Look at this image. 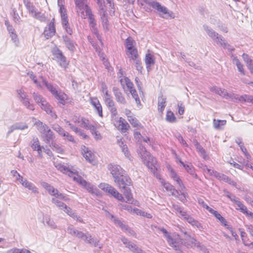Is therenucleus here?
Segmentation results:
<instances>
[{
    "label": "nucleus",
    "mask_w": 253,
    "mask_h": 253,
    "mask_svg": "<svg viewBox=\"0 0 253 253\" xmlns=\"http://www.w3.org/2000/svg\"><path fill=\"white\" fill-rule=\"evenodd\" d=\"M77 13L83 18H88L89 26L92 33L102 44L101 37L96 27V23L94 15L88 7L87 0H74Z\"/></svg>",
    "instance_id": "obj_1"
},
{
    "label": "nucleus",
    "mask_w": 253,
    "mask_h": 253,
    "mask_svg": "<svg viewBox=\"0 0 253 253\" xmlns=\"http://www.w3.org/2000/svg\"><path fill=\"white\" fill-rule=\"evenodd\" d=\"M55 167L58 170L62 172L63 173H65L69 176L73 177L74 180L77 181L83 186L89 193L96 196H98L99 194V190L96 187L83 179L82 177L78 175L75 171L72 170L69 168L61 164H57Z\"/></svg>",
    "instance_id": "obj_2"
},
{
    "label": "nucleus",
    "mask_w": 253,
    "mask_h": 253,
    "mask_svg": "<svg viewBox=\"0 0 253 253\" xmlns=\"http://www.w3.org/2000/svg\"><path fill=\"white\" fill-rule=\"evenodd\" d=\"M160 231L163 233L169 246L177 251L178 253H182L181 248L183 245V242L179 235L175 233L171 234L164 228H161Z\"/></svg>",
    "instance_id": "obj_3"
},
{
    "label": "nucleus",
    "mask_w": 253,
    "mask_h": 253,
    "mask_svg": "<svg viewBox=\"0 0 253 253\" xmlns=\"http://www.w3.org/2000/svg\"><path fill=\"white\" fill-rule=\"evenodd\" d=\"M137 153L142 159L144 163L145 164L156 176V174H158L156 172L157 170V164L155 158L151 156L149 152L147 151L146 148L143 146L141 145L137 150Z\"/></svg>",
    "instance_id": "obj_4"
},
{
    "label": "nucleus",
    "mask_w": 253,
    "mask_h": 253,
    "mask_svg": "<svg viewBox=\"0 0 253 253\" xmlns=\"http://www.w3.org/2000/svg\"><path fill=\"white\" fill-rule=\"evenodd\" d=\"M145 1L148 3L149 6L157 10L160 17L166 19H173L175 17L172 11L162 5L159 2L153 0H145Z\"/></svg>",
    "instance_id": "obj_5"
},
{
    "label": "nucleus",
    "mask_w": 253,
    "mask_h": 253,
    "mask_svg": "<svg viewBox=\"0 0 253 253\" xmlns=\"http://www.w3.org/2000/svg\"><path fill=\"white\" fill-rule=\"evenodd\" d=\"M18 96L22 104L28 110L34 111L35 109L34 104L29 97L27 93L23 88L17 90Z\"/></svg>",
    "instance_id": "obj_6"
},
{
    "label": "nucleus",
    "mask_w": 253,
    "mask_h": 253,
    "mask_svg": "<svg viewBox=\"0 0 253 253\" xmlns=\"http://www.w3.org/2000/svg\"><path fill=\"white\" fill-rule=\"evenodd\" d=\"M203 28L207 35L217 44L223 47H226L227 44L225 42L224 38L209 26L204 25Z\"/></svg>",
    "instance_id": "obj_7"
},
{
    "label": "nucleus",
    "mask_w": 253,
    "mask_h": 253,
    "mask_svg": "<svg viewBox=\"0 0 253 253\" xmlns=\"http://www.w3.org/2000/svg\"><path fill=\"white\" fill-rule=\"evenodd\" d=\"M41 184L50 195L65 201H68L69 200V198L65 195L60 193L57 189L54 188L52 186L50 185L47 182H42Z\"/></svg>",
    "instance_id": "obj_8"
},
{
    "label": "nucleus",
    "mask_w": 253,
    "mask_h": 253,
    "mask_svg": "<svg viewBox=\"0 0 253 253\" xmlns=\"http://www.w3.org/2000/svg\"><path fill=\"white\" fill-rule=\"evenodd\" d=\"M52 54L53 55V59L56 60L60 66L66 69L69 64L68 61L66 59V57L63 55V52L58 48L53 49Z\"/></svg>",
    "instance_id": "obj_9"
},
{
    "label": "nucleus",
    "mask_w": 253,
    "mask_h": 253,
    "mask_svg": "<svg viewBox=\"0 0 253 253\" xmlns=\"http://www.w3.org/2000/svg\"><path fill=\"white\" fill-rule=\"evenodd\" d=\"M99 187L103 191L111 195L118 200L122 202L124 201V199L122 194L119 193L117 190L110 185L107 183H101L99 185Z\"/></svg>",
    "instance_id": "obj_10"
},
{
    "label": "nucleus",
    "mask_w": 253,
    "mask_h": 253,
    "mask_svg": "<svg viewBox=\"0 0 253 253\" xmlns=\"http://www.w3.org/2000/svg\"><path fill=\"white\" fill-rule=\"evenodd\" d=\"M226 99H230L231 101L234 102H251L253 104V96L245 94L242 96H239L237 94H235L233 93H229L226 97Z\"/></svg>",
    "instance_id": "obj_11"
},
{
    "label": "nucleus",
    "mask_w": 253,
    "mask_h": 253,
    "mask_svg": "<svg viewBox=\"0 0 253 253\" xmlns=\"http://www.w3.org/2000/svg\"><path fill=\"white\" fill-rule=\"evenodd\" d=\"M115 182L118 185L120 189L127 187L130 184V179L126 174H123V176H118L114 178Z\"/></svg>",
    "instance_id": "obj_12"
},
{
    "label": "nucleus",
    "mask_w": 253,
    "mask_h": 253,
    "mask_svg": "<svg viewBox=\"0 0 253 253\" xmlns=\"http://www.w3.org/2000/svg\"><path fill=\"white\" fill-rule=\"evenodd\" d=\"M108 169L114 178L117 177L118 176H123V174L126 172L125 170L120 166L116 164H110L108 166Z\"/></svg>",
    "instance_id": "obj_13"
},
{
    "label": "nucleus",
    "mask_w": 253,
    "mask_h": 253,
    "mask_svg": "<svg viewBox=\"0 0 253 253\" xmlns=\"http://www.w3.org/2000/svg\"><path fill=\"white\" fill-rule=\"evenodd\" d=\"M183 233L185 235L183 245L187 247H195L196 246H199V242L197 241L193 237L186 232H184Z\"/></svg>",
    "instance_id": "obj_14"
},
{
    "label": "nucleus",
    "mask_w": 253,
    "mask_h": 253,
    "mask_svg": "<svg viewBox=\"0 0 253 253\" xmlns=\"http://www.w3.org/2000/svg\"><path fill=\"white\" fill-rule=\"evenodd\" d=\"M158 179H160L162 184L163 185L165 189L170 193V194L173 196H177L178 194V191L173 186L171 185L169 183H166L164 181V180L161 179L160 174H157L156 176Z\"/></svg>",
    "instance_id": "obj_15"
},
{
    "label": "nucleus",
    "mask_w": 253,
    "mask_h": 253,
    "mask_svg": "<svg viewBox=\"0 0 253 253\" xmlns=\"http://www.w3.org/2000/svg\"><path fill=\"white\" fill-rule=\"evenodd\" d=\"M20 182L22 185L23 186L31 191L34 194H37L39 193V192L38 189L35 185V184L29 181L26 179L21 178V180H20Z\"/></svg>",
    "instance_id": "obj_16"
},
{
    "label": "nucleus",
    "mask_w": 253,
    "mask_h": 253,
    "mask_svg": "<svg viewBox=\"0 0 253 253\" xmlns=\"http://www.w3.org/2000/svg\"><path fill=\"white\" fill-rule=\"evenodd\" d=\"M102 26L105 31H108L110 29V24L108 20V16L106 10H102L99 11Z\"/></svg>",
    "instance_id": "obj_17"
},
{
    "label": "nucleus",
    "mask_w": 253,
    "mask_h": 253,
    "mask_svg": "<svg viewBox=\"0 0 253 253\" xmlns=\"http://www.w3.org/2000/svg\"><path fill=\"white\" fill-rule=\"evenodd\" d=\"M62 38L66 47L72 52H74L76 50L77 46L76 42L67 36H63Z\"/></svg>",
    "instance_id": "obj_18"
},
{
    "label": "nucleus",
    "mask_w": 253,
    "mask_h": 253,
    "mask_svg": "<svg viewBox=\"0 0 253 253\" xmlns=\"http://www.w3.org/2000/svg\"><path fill=\"white\" fill-rule=\"evenodd\" d=\"M82 154L86 161L93 163L94 161V155L88 148L85 146L82 147Z\"/></svg>",
    "instance_id": "obj_19"
},
{
    "label": "nucleus",
    "mask_w": 253,
    "mask_h": 253,
    "mask_svg": "<svg viewBox=\"0 0 253 253\" xmlns=\"http://www.w3.org/2000/svg\"><path fill=\"white\" fill-rule=\"evenodd\" d=\"M31 148L34 151H37L38 156L40 158L42 157V149H44L43 146H41L39 140L37 137L34 138L33 143L31 145Z\"/></svg>",
    "instance_id": "obj_20"
},
{
    "label": "nucleus",
    "mask_w": 253,
    "mask_h": 253,
    "mask_svg": "<svg viewBox=\"0 0 253 253\" xmlns=\"http://www.w3.org/2000/svg\"><path fill=\"white\" fill-rule=\"evenodd\" d=\"M55 33V29L54 27V23L52 22H50L48 26L45 27L43 35L44 37L47 39H49L54 35Z\"/></svg>",
    "instance_id": "obj_21"
},
{
    "label": "nucleus",
    "mask_w": 253,
    "mask_h": 253,
    "mask_svg": "<svg viewBox=\"0 0 253 253\" xmlns=\"http://www.w3.org/2000/svg\"><path fill=\"white\" fill-rule=\"evenodd\" d=\"M169 170L170 172V175L171 178L176 182L178 187H180L182 189L185 188V186L183 184L181 179L180 178L178 175L174 171V170L171 168H169Z\"/></svg>",
    "instance_id": "obj_22"
},
{
    "label": "nucleus",
    "mask_w": 253,
    "mask_h": 253,
    "mask_svg": "<svg viewBox=\"0 0 253 253\" xmlns=\"http://www.w3.org/2000/svg\"><path fill=\"white\" fill-rule=\"evenodd\" d=\"M40 106L42 109L46 112L47 114L50 115L51 117L55 119L57 118L56 114L52 112V107L46 100L43 101V103H42V105H40Z\"/></svg>",
    "instance_id": "obj_23"
},
{
    "label": "nucleus",
    "mask_w": 253,
    "mask_h": 253,
    "mask_svg": "<svg viewBox=\"0 0 253 253\" xmlns=\"http://www.w3.org/2000/svg\"><path fill=\"white\" fill-rule=\"evenodd\" d=\"M42 134L43 141L45 143L49 145L51 144V142L53 141V139L55 137L53 132L50 129H49Z\"/></svg>",
    "instance_id": "obj_24"
},
{
    "label": "nucleus",
    "mask_w": 253,
    "mask_h": 253,
    "mask_svg": "<svg viewBox=\"0 0 253 253\" xmlns=\"http://www.w3.org/2000/svg\"><path fill=\"white\" fill-rule=\"evenodd\" d=\"M35 120L34 125L36 126L38 130L42 134L45 133L48 129H50L49 127L45 124L39 120H36V119L33 118Z\"/></svg>",
    "instance_id": "obj_25"
},
{
    "label": "nucleus",
    "mask_w": 253,
    "mask_h": 253,
    "mask_svg": "<svg viewBox=\"0 0 253 253\" xmlns=\"http://www.w3.org/2000/svg\"><path fill=\"white\" fill-rule=\"evenodd\" d=\"M90 103L95 108L98 115L102 117V108L98 99L97 98H91Z\"/></svg>",
    "instance_id": "obj_26"
},
{
    "label": "nucleus",
    "mask_w": 253,
    "mask_h": 253,
    "mask_svg": "<svg viewBox=\"0 0 253 253\" xmlns=\"http://www.w3.org/2000/svg\"><path fill=\"white\" fill-rule=\"evenodd\" d=\"M42 80V86L44 85L49 91L54 96L59 91L58 87L54 86L51 84L48 83L46 80H45L42 77L41 78Z\"/></svg>",
    "instance_id": "obj_27"
},
{
    "label": "nucleus",
    "mask_w": 253,
    "mask_h": 253,
    "mask_svg": "<svg viewBox=\"0 0 253 253\" xmlns=\"http://www.w3.org/2000/svg\"><path fill=\"white\" fill-rule=\"evenodd\" d=\"M84 240L92 246L98 247L99 249L102 248V245L99 244V240L97 238L92 237L90 235L87 234L85 239H84Z\"/></svg>",
    "instance_id": "obj_28"
},
{
    "label": "nucleus",
    "mask_w": 253,
    "mask_h": 253,
    "mask_svg": "<svg viewBox=\"0 0 253 253\" xmlns=\"http://www.w3.org/2000/svg\"><path fill=\"white\" fill-rule=\"evenodd\" d=\"M113 91L116 97V99L118 102L123 104H126V101L125 97L123 96L122 93L117 87H114L113 88Z\"/></svg>",
    "instance_id": "obj_29"
},
{
    "label": "nucleus",
    "mask_w": 253,
    "mask_h": 253,
    "mask_svg": "<svg viewBox=\"0 0 253 253\" xmlns=\"http://www.w3.org/2000/svg\"><path fill=\"white\" fill-rule=\"evenodd\" d=\"M54 96L58 100L60 104L63 105H64L66 104V100H67V96L61 90H59L57 93L54 95Z\"/></svg>",
    "instance_id": "obj_30"
},
{
    "label": "nucleus",
    "mask_w": 253,
    "mask_h": 253,
    "mask_svg": "<svg viewBox=\"0 0 253 253\" xmlns=\"http://www.w3.org/2000/svg\"><path fill=\"white\" fill-rule=\"evenodd\" d=\"M145 62L146 68L148 71L150 70V67L155 64V59L154 55L151 53H148L146 54L145 57Z\"/></svg>",
    "instance_id": "obj_31"
},
{
    "label": "nucleus",
    "mask_w": 253,
    "mask_h": 253,
    "mask_svg": "<svg viewBox=\"0 0 253 253\" xmlns=\"http://www.w3.org/2000/svg\"><path fill=\"white\" fill-rule=\"evenodd\" d=\"M59 12L62 20V24L66 25L67 24H68V19L66 9L64 6L59 7Z\"/></svg>",
    "instance_id": "obj_32"
},
{
    "label": "nucleus",
    "mask_w": 253,
    "mask_h": 253,
    "mask_svg": "<svg viewBox=\"0 0 253 253\" xmlns=\"http://www.w3.org/2000/svg\"><path fill=\"white\" fill-rule=\"evenodd\" d=\"M231 58L233 64L236 65V66L237 67L238 71L240 72L242 75H244L245 74V73L244 70L243 65L240 62V61L236 56L232 55Z\"/></svg>",
    "instance_id": "obj_33"
},
{
    "label": "nucleus",
    "mask_w": 253,
    "mask_h": 253,
    "mask_svg": "<svg viewBox=\"0 0 253 253\" xmlns=\"http://www.w3.org/2000/svg\"><path fill=\"white\" fill-rule=\"evenodd\" d=\"M185 219L193 226H195L201 230L204 229L203 225L190 215H189Z\"/></svg>",
    "instance_id": "obj_34"
},
{
    "label": "nucleus",
    "mask_w": 253,
    "mask_h": 253,
    "mask_svg": "<svg viewBox=\"0 0 253 253\" xmlns=\"http://www.w3.org/2000/svg\"><path fill=\"white\" fill-rule=\"evenodd\" d=\"M178 188L180 192V194L178 193L176 197L181 202L185 204L187 202V197L188 195L187 193L186 192V187L183 189H182L180 187H178Z\"/></svg>",
    "instance_id": "obj_35"
},
{
    "label": "nucleus",
    "mask_w": 253,
    "mask_h": 253,
    "mask_svg": "<svg viewBox=\"0 0 253 253\" xmlns=\"http://www.w3.org/2000/svg\"><path fill=\"white\" fill-rule=\"evenodd\" d=\"M121 189L122 192H123L124 195L125 196L127 200V202H131V204H133V202L131 201L132 199V195L131 193L130 189L128 187H126ZM134 204L135 205V203H134Z\"/></svg>",
    "instance_id": "obj_36"
},
{
    "label": "nucleus",
    "mask_w": 253,
    "mask_h": 253,
    "mask_svg": "<svg viewBox=\"0 0 253 253\" xmlns=\"http://www.w3.org/2000/svg\"><path fill=\"white\" fill-rule=\"evenodd\" d=\"M43 223L45 226H47L51 229H56L57 227L54 220L48 216L44 217L43 219Z\"/></svg>",
    "instance_id": "obj_37"
},
{
    "label": "nucleus",
    "mask_w": 253,
    "mask_h": 253,
    "mask_svg": "<svg viewBox=\"0 0 253 253\" xmlns=\"http://www.w3.org/2000/svg\"><path fill=\"white\" fill-rule=\"evenodd\" d=\"M226 121L225 120L213 119V126L215 129L220 130L223 129V127L226 125Z\"/></svg>",
    "instance_id": "obj_38"
},
{
    "label": "nucleus",
    "mask_w": 253,
    "mask_h": 253,
    "mask_svg": "<svg viewBox=\"0 0 253 253\" xmlns=\"http://www.w3.org/2000/svg\"><path fill=\"white\" fill-rule=\"evenodd\" d=\"M128 121L133 127H137L139 129L143 128V126L139 122L134 116L128 117Z\"/></svg>",
    "instance_id": "obj_39"
},
{
    "label": "nucleus",
    "mask_w": 253,
    "mask_h": 253,
    "mask_svg": "<svg viewBox=\"0 0 253 253\" xmlns=\"http://www.w3.org/2000/svg\"><path fill=\"white\" fill-rule=\"evenodd\" d=\"M126 55L128 57L133 61L138 58V52L136 48H131V49H127Z\"/></svg>",
    "instance_id": "obj_40"
},
{
    "label": "nucleus",
    "mask_w": 253,
    "mask_h": 253,
    "mask_svg": "<svg viewBox=\"0 0 253 253\" xmlns=\"http://www.w3.org/2000/svg\"><path fill=\"white\" fill-rule=\"evenodd\" d=\"M194 143L197 151L201 154L204 159H206L207 156L205 150L201 146L197 140H194Z\"/></svg>",
    "instance_id": "obj_41"
},
{
    "label": "nucleus",
    "mask_w": 253,
    "mask_h": 253,
    "mask_svg": "<svg viewBox=\"0 0 253 253\" xmlns=\"http://www.w3.org/2000/svg\"><path fill=\"white\" fill-rule=\"evenodd\" d=\"M120 126H121V129L123 132H126L129 128V125L126 121L122 118L119 119Z\"/></svg>",
    "instance_id": "obj_42"
},
{
    "label": "nucleus",
    "mask_w": 253,
    "mask_h": 253,
    "mask_svg": "<svg viewBox=\"0 0 253 253\" xmlns=\"http://www.w3.org/2000/svg\"><path fill=\"white\" fill-rule=\"evenodd\" d=\"M166 98L163 97V96H160L158 98V111L162 112L166 107Z\"/></svg>",
    "instance_id": "obj_43"
},
{
    "label": "nucleus",
    "mask_w": 253,
    "mask_h": 253,
    "mask_svg": "<svg viewBox=\"0 0 253 253\" xmlns=\"http://www.w3.org/2000/svg\"><path fill=\"white\" fill-rule=\"evenodd\" d=\"M211 213H212L214 215V216L218 219L219 221L224 225H227V221L226 219L221 216V215L217 211H214L212 209V211L210 212Z\"/></svg>",
    "instance_id": "obj_44"
},
{
    "label": "nucleus",
    "mask_w": 253,
    "mask_h": 253,
    "mask_svg": "<svg viewBox=\"0 0 253 253\" xmlns=\"http://www.w3.org/2000/svg\"><path fill=\"white\" fill-rule=\"evenodd\" d=\"M49 146L53 149V151L57 153L62 154L64 152V149L59 144H56L55 142L52 141Z\"/></svg>",
    "instance_id": "obj_45"
},
{
    "label": "nucleus",
    "mask_w": 253,
    "mask_h": 253,
    "mask_svg": "<svg viewBox=\"0 0 253 253\" xmlns=\"http://www.w3.org/2000/svg\"><path fill=\"white\" fill-rule=\"evenodd\" d=\"M132 211L133 213H136L137 215H140L142 216L146 217L148 218H151L152 217V216L151 214L137 208H134L132 210Z\"/></svg>",
    "instance_id": "obj_46"
},
{
    "label": "nucleus",
    "mask_w": 253,
    "mask_h": 253,
    "mask_svg": "<svg viewBox=\"0 0 253 253\" xmlns=\"http://www.w3.org/2000/svg\"><path fill=\"white\" fill-rule=\"evenodd\" d=\"M183 167L185 169L188 173L192 175L194 177H197V175L195 172L194 168L191 164H185Z\"/></svg>",
    "instance_id": "obj_47"
},
{
    "label": "nucleus",
    "mask_w": 253,
    "mask_h": 253,
    "mask_svg": "<svg viewBox=\"0 0 253 253\" xmlns=\"http://www.w3.org/2000/svg\"><path fill=\"white\" fill-rule=\"evenodd\" d=\"M6 253H32L29 250L25 249L14 248L8 250Z\"/></svg>",
    "instance_id": "obj_48"
},
{
    "label": "nucleus",
    "mask_w": 253,
    "mask_h": 253,
    "mask_svg": "<svg viewBox=\"0 0 253 253\" xmlns=\"http://www.w3.org/2000/svg\"><path fill=\"white\" fill-rule=\"evenodd\" d=\"M33 98L35 101L40 106L43 103V101L46 100L42 95L35 92L33 93Z\"/></svg>",
    "instance_id": "obj_49"
},
{
    "label": "nucleus",
    "mask_w": 253,
    "mask_h": 253,
    "mask_svg": "<svg viewBox=\"0 0 253 253\" xmlns=\"http://www.w3.org/2000/svg\"><path fill=\"white\" fill-rule=\"evenodd\" d=\"M51 202L56 205V206L58 207L60 210H63L65 208H66V205L63 202L58 200L56 198H53L51 199Z\"/></svg>",
    "instance_id": "obj_50"
},
{
    "label": "nucleus",
    "mask_w": 253,
    "mask_h": 253,
    "mask_svg": "<svg viewBox=\"0 0 253 253\" xmlns=\"http://www.w3.org/2000/svg\"><path fill=\"white\" fill-rule=\"evenodd\" d=\"M30 78L33 81L34 83L40 88H42V82L38 81L33 72H29L28 73Z\"/></svg>",
    "instance_id": "obj_51"
},
{
    "label": "nucleus",
    "mask_w": 253,
    "mask_h": 253,
    "mask_svg": "<svg viewBox=\"0 0 253 253\" xmlns=\"http://www.w3.org/2000/svg\"><path fill=\"white\" fill-rule=\"evenodd\" d=\"M52 128L56 131L61 136L65 135L66 132L63 128L59 126L58 124H53L52 125Z\"/></svg>",
    "instance_id": "obj_52"
},
{
    "label": "nucleus",
    "mask_w": 253,
    "mask_h": 253,
    "mask_svg": "<svg viewBox=\"0 0 253 253\" xmlns=\"http://www.w3.org/2000/svg\"><path fill=\"white\" fill-rule=\"evenodd\" d=\"M11 15L12 16L13 20L16 24H19L20 23L21 21V18L15 8L12 9V13H11Z\"/></svg>",
    "instance_id": "obj_53"
},
{
    "label": "nucleus",
    "mask_w": 253,
    "mask_h": 253,
    "mask_svg": "<svg viewBox=\"0 0 253 253\" xmlns=\"http://www.w3.org/2000/svg\"><path fill=\"white\" fill-rule=\"evenodd\" d=\"M114 223L119 226L120 227L122 228V230H127V226L125 224L123 223L122 221L120 220L118 218L116 217L114 218V219L113 220Z\"/></svg>",
    "instance_id": "obj_54"
},
{
    "label": "nucleus",
    "mask_w": 253,
    "mask_h": 253,
    "mask_svg": "<svg viewBox=\"0 0 253 253\" xmlns=\"http://www.w3.org/2000/svg\"><path fill=\"white\" fill-rule=\"evenodd\" d=\"M90 124L88 120L82 117L79 125L83 128L87 129Z\"/></svg>",
    "instance_id": "obj_55"
},
{
    "label": "nucleus",
    "mask_w": 253,
    "mask_h": 253,
    "mask_svg": "<svg viewBox=\"0 0 253 253\" xmlns=\"http://www.w3.org/2000/svg\"><path fill=\"white\" fill-rule=\"evenodd\" d=\"M16 130H24L28 128V125L24 122L16 123L14 124Z\"/></svg>",
    "instance_id": "obj_56"
},
{
    "label": "nucleus",
    "mask_w": 253,
    "mask_h": 253,
    "mask_svg": "<svg viewBox=\"0 0 253 253\" xmlns=\"http://www.w3.org/2000/svg\"><path fill=\"white\" fill-rule=\"evenodd\" d=\"M166 119L167 122L169 123H173L175 121L176 118L175 117L172 112L171 111H169L167 112Z\"/></svg>",
    "instance_id": "obj_57"
},
{
    "label": "nucleus",
    "mask_w": 253,
    "mask_h": 253,
    "mask_svg": "<svg viewBox=\"0 0 253 253\" xmlns=\"http://www.w3.org/2000/svg\"><path fill=\"white\" fill-rule=\"evenodd\" d=\"M133 43L134 41L131 38H127L125 41V45L127 49H131V48H134Z\"/></svg>",
    "instance_id": "obj_58"
},
{
    "label": "nucleus",
    "mask_w": 253,
    "mask_h": 253,
    "mask_svg": "<svg viewBox=\"0 0 253 253\" xmlns=\"http://www.w3.org/2000/svg\"><path fill=\"white\" fill-rule=\"evenodd\" d=\"M215 92L225 99L228 94V92L225 89L221 88H215Z\"/></svg>",
    "instance_id": "obj_59"
},
{
    "label": "nucleus",
    "mask_w": 253,
    "mask_h": 253,
    "mask_svg": "<svg viewBox=\"0 0 253 253\" xmlns=\"http://www.w3.org/2000/svg\"><path fill=\"white\" fill-rule=\"evenodd\" d=\"M33 17H35V18L39 20L42 22H44L46 20V18L44 15L41 12H39V11H37L35 13V14L33 16Z\"/></svg>",
    "instance_id": "obj_60"
},
{
    "label": "nucleus",
    "mask_w": 253,
    "mask_h": 253,
    "mask_svg": "<svg viewBox=\"0 0 253 253\" xmlns=\"http://www.w3.org/2000/svg\"><path fill=\"white\" fill-rule=\"evenodd\" d=\"M63 211L73 218H75V217H77V214L72 210L71 208L67 206H66V208H64Z\"/></svg>",
    "instance_id": "obj_61"
},
{
    "label": "nucleus",
    "mask_w": 253,
    "mask_h": 253,
    "mask_svg": "<svg viewBox=\"0 0 253 253\" xmlns=\"http://www.w3.org/2000/svg\"><path fill=\"white\" fill-rule=\"evenodd\" d=\"M4 24L6 27V29L9 34L14 33L15 32L14 29L12 25L10 24V22L7 19L4 20Z\"/></svg>",
    "instance_id": "obj_62"
},
{
    "label": "nucleus",
    "mask_w": 253,
    "mask_h": 253,
    "mask_svg": "<svg viewBox=\"0 0 253 253\" xmlns=\"http://www.w3.org/2000/svg\"><path fill=\"white\" fill-rule=\"evenodd\" d=\"M26 6L29 12L31 13L32 16L38 11L35 6H34L31 3L28 2L26 4Z\"/></svg>",
    "instance_id": "obj_63"
},
{
    "label": "nucleus",
    "mask_w": 253,
    "mask_h": 253,
    "mask_svg": "<svg viewBox=\"0 0 253 253\" xmlns=\"http://www.w3.org/2000/svg\"><path fill=\"white\" fill-rule=\"evenodd\" d=\"M130 246L131 248L130 249L133 253H145L141 249L137 247L135 244H133V245H130L129 246Z\"/></svg>",
    "instance_id": "obj_64"
}]
</instances>
